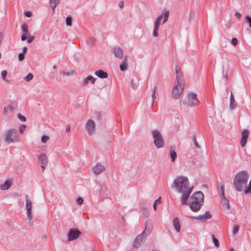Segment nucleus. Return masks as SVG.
I'll return each mask as SVG.
<instances>
[{"label":"nucleus","instance_id":"obj_7","mask_svg":"<svg viewBox=\"0 0 251 251\" xmlns=\"http://www.w3.org/2000/svg\"><path fill=\"white\" fill-rule=\"evenodd\" d=\"M149 233V230L146 228L140 234L138 235L134 239L133 246L136 248H139L141 243L144 242Z\"/></svg>","mask_w":251,"mask_h":251},{"label":"nucleus","instance_id":"obj_25","mask_svg":"<svg viewBox=\"0 0 251 251\" xmlns=\"http://www.w3.org/2000/svg\"><path fill=\"white\" fill-rule=\"evenodd\" d=\"M159 26L160 25L154 24L152 35L155 37H157L158 36V30L159 28Z\"/></svg>","mask_w":251,"mask_h":251},{"label":"nucleus","instance_id":"obj_60","mask_svg":"<svg viewBox=\"0 0 251 251\" xmlns=\"http://www.w3.org/2000/svg\"><path fill=\"white\" fill-rule=\"evenodd\" d=\"M57 68V66L56 65H54L53 66V69H55Z\"/></svg>","mask_w":251,"mask_h":251},{"label":"nucleus","instance_id":"obj_27","mask_svg":"<svg viewBox=\"0 0 251 251\" xmlns=\"http://www.w3.org/2000/svg\"><path fill=\"white\" fill-rule=\"evenodd\" d=\"M162 14H163V17H164L163 24H164L168 20V18H169V10H164V11H163V12Z\"/></svg>","mask_w":251,"mask_h":251},{"label":"nucleus","instance_id":"obj_39","mask_svg":"<svg viewBox=\"0 0 251 251\" xmlns=\"http://www.w3.org/2000/svg\"><path fill=\"white\" fill-rule=\"evenodd\" d=\"M35 39V37L34 36L28 35V38L27 40V42L28 43H31Z\"/></svg>","mask_w":251,"mask_h":251},{"label":"nucleus","instance_id":"obj_15","mask_svg":"<svg viewBox=\"0 0 251 251\" xmlns=\"http://www.w3.org/2000/svg\"><path fill=\"white\" fill-rule=\"evenodd\" d=\"M249 135V131L248 129H244L242 131V137L240 140V144L242 147H245Z\"/></svg>","mask_w":251,"mask_h":251},{"label":"nucleus","instance_id":"obj_14","mask_svg":"<svg viewBox=\"0 0 251 251\" xmlns=\"http://www.w3.org/2000/svg\"><path fill=\"white\" fill-rule=\"evenodd\" d=\"M191 219H196L200 221H205L207 219L211 218L212 216L211 215L209 211H206L204 214L200 215L198 216H189Z\"/></svg>","mask_w":251,"mask_h":251},{"label":"nucleus","instance_id":"obj_23","mask_svg":"<svg viewBox=\"0 0 251 251\" xmlns=\"http://www.w3.org/2000/svg\"><path fill=\"white\" fill-rule=\"evenodd\" d=\"M120 69L122 71H125L127 69V58H125L122 63L120 65Z\"/></svg>","mask_w":251,"mask_h":251},{"label":"nucleus","instance_id":"obj_10","mask_svg":"<svg viewBox=\"0 0 251 251\" xmlns=\"http://www.w3.org/2000/svg\"><path fill=\"white\" fill-rule=\"evenodd\" d=\"M85 129L89 135H93L96 130L95 122L92 119L88 120L85 125Z\"/></svg>","mask_w":251,"mask_h":251},{"label":"nucleus","instance_id":"obj_42","mask_svg":"<svg viewBox=\"0 0 251 251\" xmlns=\"http://www.w3.org/2000/svg\"><path fill=\"white\" fill-rule=\"evenodd\" d=\"M18 59L20 61H23L25 59V54L24 53H20L18 54Z\"/></svg>","mask_w":251,"mask_h":251},{"label":"nucleus","instance_id":"obj_59","mask_svg":"<svg viewBox=\"0 0 251 251\" xmlns=\"http://www.w3.org/2000/svg\"><path fill=\"white\" fill-rule=\"evenodd\" d=\"M221 191L223 192V191H224V186H222L221 187Z\"/></svg>","mask_w":251,"mask_h":251},{"label":"nucleus","instance_id":"obj_20","mask_svg":"<svg viewBox=\"0 0 251 251\" xmlns=\"http://www.w3.org/2000/svg\"><path fill=\"white\" fill-rule=\"evenodd\" d=\"M95 80V78L93 77L92 75H88L84 79L83 82V85L84 86L87 85L89 81H90L92 84H94Z\"/></svg>","mask_w":251,"mask_h":251},{"label":"nucleus","instance_id":"obj_49","mask_svg":"<svg viewBox=\"0 0 251 251\" xmlns=\"http://www.w3.org/2000/svg\"><path fill=\"white\" fill-rule=\"evenodd\" d=\"M28 34H26L25 33H23L22 37H21V40L22 41H25L27 39V37H28Z\"/></svg>","mask_w":251,"mask_h":251},{"label":"nucleus","instance_id":"obj_16","mask_svg":"<svg viewBox=\"0 0 251 251\" xmlns=\"http://www.w3.org/2000/svg\"><path fill=\"white\" fill-rule=\"evenodd\" d=\"M114 56L119 59H122L123 57V52L122 49L119 46L114 47L113 50Z\"/></svg>","mask_w":251,"mask_h":251},{"label":"nucleus","instance_id":"obj_6","mask_svg":"<svg viewBox=\"0 0 251 251\" xmlns=\"http://www.w3.org/2000/svg\"><path fill=\"white\" fill-rule=\"evenodd\" d=\"M197 99V95L194 93H190L187 95V99L182 101V103L186 106L193 107L197 106L199 103Z\"/></svg>","mask_w":251,"mask_h":251},{"label":"nucleus","instance_id":"obj_3","mask_svg":"<svg viewBox=\"0 0 251 251\" xmlns=\"http://www.w3.org/2000/svg\"><path fill=\"white\" fill-rule=\"evenodd\" d=\"M204 202V195L201 191L194 193L191 197L187 204L191 210L196 212L200 210Z\"/></svg>","mask_w":251,"mask_h":251},{"label":"nucleus","instance_id":"obj_2","mask_svg":"<svg viewBox=\"0 0 251 251\" xmlns=\"http://www.w3.org/2000/svg\"><path fill=\"white\" fill-rule=\"evenodd\" d=\"M249 176L247 172L242 171L237 173L233 180V185L235 189L239 192L245 190L248 182Z\"/></svg>","mask_w":251,"mask_h":251},{"label":"nucleus","instance_id":"obj_53","mask_svg":"<svg viewBox=\"0 0 251 251\" xmlns=\"http://www.w3.org/2000/svg\"><path fill=\"white\" fill-rule=\"evenodd\" d=\"M25 15L27 17H30L32 15V13L30 11H27L25 13Z\"/></svg>","mask_w":251,"mask_h":251},{"label":"nucleus","instance_id":"obj_58","mask_svg":"<svg viewBox=\"0 0 251 251\" xmlns=\"http://www.w3.org/2000/svg\"><path fill=\"white\" fill-rule=\"evenodd\" d=\"M222 195L223 196L224 200L226 199L225 194H224V191L222 192Z\"/></svg>","mask_w":251,"mask_h":251},{"label":"nucleus","instance_id":"obj_36","mask_svg":"<svg viewBox=\"0 0 251 251\" xmlns=\"http://www.w3.org/2000/svg\"><path fill=\"white\" fill-rule=\"evenodd\" d=\"M33 75L31 73H29L25 77V79L27 81H29L33 78Z\"/></svg>","mask_w":251,"mask_h":251},{"label":"nucleus","instance_id":"obj_47","mask_svg":"<svg viewBox=\"0 0 251 251\" xmlns=\"http://www.w3.org/2000/svg\"><path fill=\"white\" fill-rule=\"evenodd\" d=\"M18 117L19 119L22 122H25L26 121V118L20 114H18Z\"/></svg>","mask_w":251,"mask_h":251},{"label":"nucleus","instance_id":"obj_38","mask_svg":"<svg viewBox=\"0 0 251 251\" xmlns=\"http://www.w3.org/2000/svg\"><path fill=\"white\" fill-rule=\"evenodd\" d=\"M239 226H237V225H235L233 226V230H232V233H233V234L235 235L236 233H237L238 231H239Z\"/></svg>","mask_w":251,"mask_h":251},{"label":"nucleus","instance_id":"obj_11","mask_svg":"<svg viewBox=\"0 0 251 251\" xmlns=\"http://www.w3.org/2000/svg\"><path fill=\"white\" fill-rule=\"evenodd\" d=\"M81 232L77 228H71L68 233V240H75L78 238Z\"/></svg>","mask_w":251,"mask_h":251},{"label":"nucleus","instance_id":"obj_1","mask_svg":"<svg viewBox=\"0 0 251 251\" xmlns=\"http://www.w3.org/2000/svg\"><path fill=\"white\" fill-rule=\"evenodd\" d=\"M172 187L175 188L178 192L182 194L180 199L181 203L187 204V200L192 192L188 178L184 176L176 177L173 181Z\"/></svg>","mask_w":251,"mask_h":251},{"label":"nucleus","instance_id":"obj_19","mask_svg":"<svg viewBox=\"0 0 251 251\" xmlns=\"http://www.w3.org/2000/svg\"><path fill=\"white\" fill-rule=\"evenodd\" d=\"M12 185V182L10 180H6L3 184L0 186L2 190H7L10 188Z\"/></svg>","mask_w":251,"mask_h":251},{"label":"nucleus","instance_id":"obj_51","mask_svg":"<svg viewBox=\"0 0 251 251\" xmlns=\"http://www.w3.org/2000/svg\"><path fill=\"white\" fill-rule=\"evenodd\" d=\"M235 16H236V18H237V19H240V18H241V14H240V13L238 12H236L235 13Z\"/></svg>","mask_w":251,"mask_h":251},{"label":"nucleus","instance_id":"obj_56","mask_svg":"<svg viewBox=\"0 0 251 251\" xmlns=\"http://www.w3.org/2000/svg\"><path fill=\"white\" fill-rule=\"evenodd\" d=\"M13 196L15 197H19L20 196V194L17 192L14 193Z\"/></svg>","mask_w":251,"mask_h":251},{"label":"nucleus","instance_id":"obj_29","mask_svg":"<svg viewBox=\"0 0 251 251\" xmlns=\"http://www.w3.org/2000/svg\"><path fill=\"white\" fill-rule=\"evenodd\" d=\"M13 110V107L11 105H9L7 107H5L4 108L3 114L5 115L7 114L8 111H12Z\"/></svg>","mask_w":251,"mask_h":251},{"label":"nucleus","instance_id":"obj_32","mask_svg":"<svg viewBox=\"0 0 251 251\" xmlns=\"http://www.w3.org/2000/svg\"><path fill=\"white\" fill-rule=\"evenodd\" d=\"M245 193L246 194L251 193V179L249 182V185H247V187L245 190Z\"/></svg>","mask_w":251,"mask_h":251},{"label":"nucleus","instance_id":"obj_12","mask_svg":"<svg viewBox=\"0 0 251 251\" xmlns=\"http://www.w3.org/2000/svg\"><path fill=\"white\" fill-rule=\"evenodd\" d=\"M38 161L41 167L43 172L45 170L48 162V159L47 155L42 153L38 157Z\"/></svg>","mask_w":251,"mask_h":251},{"label":"nucleus","instance_id":"obj_5","mask_svg":"<svg viewBox=\"0 0 251 251\" xmlns=\"http://www.w3.org/2000/svg\"><path fill=\"white\" fill-rule=\"evenodd\" d=\"M151 134L153 138V143L157 149L161 148L164 146V141L163 136L158 130H153Z\"/></svg>","mask_w":251,"mask_h":251},{"label":"nucleus","instance_id":"obj_54","mask_svg":"<svg viewBox=\"0 0 251 251\" xmlns=\"http://www.w3.org/2000/svg\"><path fill=\"white\" fill-rule=\"evenodd\" d=\"M118 5L120 8H122L124 6V2L123 1H120Z\"/></svg>","mask_w":251,"mask_h":251},{"label":"nucleus","instance_id":"obj_45","mask_svg":"<svg viewBox=\"0 0 251 251\" xmlns=\"http://www.w3.org/2000/svg\"><path fill=\"white\" fill-rule=\"evenodd\" d=\"M231 44L234 46H235L237 45V43H238V40L237 38H233L232 39H231Z\"/></svg>","mask_w":251,"mask_h":251},{"label":"nucleus","instance_id":"obj_21","mask_svg":"<svg viewBox=\"0 0 251 251\" xmlns=\"http://www.w3.org/2000/svg\"><path fill=\"white\" fill-rule=\"evenodd\" d=\"M230 105L229 107L231 109H234L237 106L236 101L234 98L232 92H231V95L230 97Z\"/></svg>","mask_w":251,"mask_h":251},{"label":"nucleus","instance_id":"obj_48","mask_svg":"<svg viewBox=\"0 0 251 251\" xmlns=\"http://www.w3.org/2000/svg\"><path fill=\"white\" fill-rule=\"evenodd\" d=\"M83 202V200L82 198H78L77 199V203L78 204V205H81V204H82Z\"/></svg>","mask_w":251,"mask_h":251},{"label":"nucleus","instance_id":"obj_52","mask_svg":"<svg viewBox=\"0 0 251 251\" xmlns=\"http://www.w3.org/2000/svg\"><path fill=\"white\" fill-rule=\"evenodd\" d=\"M95 42V40L94 38H91L89 39L88 43L91 45H93Z\"/></svg>","mask_w":251,"mask_h":251},{"label":"nucleus","instance_id":"obj_62","mask_svg":"<svg viewBox=\"0 0 251 251\" xmlns=\"http://www.w3.org/2000/svg\"><path fill=\"white\" fill-rule=\"evenodd\" d=\"M66 75H70V74L69 73H68Z\"/></svg>","mask_w":251,"mask_h":251},{"label":"nucleus","instance_id":"obj_40","mask_svg":"<svg viewBox=\"0 0 251 251\" xmlns=\"http://www.w3.org/2000/svg\"><path fill=\"white\" fill-rule=\"evenodd\" d=\"M192 139H193V142H194V144H195V145L196 147L197 148H199V149H200V146L199 144H198V142H197V139H196V136H194L193 137V138H192Z\"/></svg>","mask_w":251,"mask_h":251},{"label":"nucleus","instance_id":"obj_44","mask_svg":"<svg viewBox=\"0 0 251 251\" xmlns=\"http://www.w3.org/2000/svg\"><path fill=\"white\" fill-rule=\"evenodd\" d=\"M49 139V136L46 135H43L41 138V141L43 143H46L48 140Z\"/></svg>","mask_w":251,"mask_h":251},{"label":"nucleus","instance_id":"obj_31","mask_svg":"<svg viewBox=\"0 0 251 251\" xmlns=\"http://www.w3.org/2000/svg\"><path fill=\"white\" fill-rule=\"evenodd\" d=\"M212 239L213 241V243L214 244L215 246L218 248L220 246L219 241L215 237L214 234L212 235Z\"/></svg>","mask_w":251,"mask_h":251},{"label":"nucleus","instance_id":"obj_41","mask_svg":"<svg viewBox=\"0 0 251 251\" xmlns=\"http://www.w3.org/2000/svg\"><path fill=\"white\" fill-rule=\"evenodd\" d=\"M26 128V126L25 125H22L19 127V131L21 134H23L24 131L25 130Z\"/></svg>","mask_w":251,"mask_h":251},{"label":"nucleus","instance_id":"obj_50","mask_svg":"<svg viewBox=\"0 0 251 251\" xmlns=\"http://www.w3.org/2000/svg\"><path fill=\"white\" fill-rule=\"evenodd\" d=\"M225 204L226 205V208L227 209H229L230 208L229 201L226 199H225Z\"/></svg>","mask_w":251,"mask_h":251},{"label":"nucleus","instance_id":"obj_22","mask_svg":"<svg viewBox=\"0 0 251 251\" xmlns=\"http://www.w3.org/2000/svg\"><path fill=\"white\" fill-rule=\"evenodd\" d=\"M173 225L176 231L179 232L180 230V226L179 220L177 218H175L173 220Z\"/></svg>","mask_w":251,"mask_h":251},{"label":"nucleus","instance_id":"obj_9","mask_svg":"<svg viewBox=\"0 0 251 251\" xmlns=\"http://www.w3.org/2000/svg\"><path fill=\"white\" fill-rule=\"evenodd\" d=\"M175 71L176 74V83L179 85H185V82L183 78V75L182 72L181 71L180 68L178 65H176L175 67Z\"/></svg>","mask_w":251,"mask_h":251},{"label":"nucleus","instance_id":"obj_8","mask_svg":"<svg viewBox=\"0 0 251 251\" xmlns=\"http://www.w3.org/2000/svg\"><path fill=\"white\" fill-rule=\"evenodd\" d=\"M184 85L175 83L172 90V97L175 99H178L183 93Z\"/></svg>","mask_w":251,"mask_h":251},{"label":"nucleus","instance_id":"obj_13","mask_svg":"<svg viewBox=\"0 0 251 251\" xmlns=\"http://www.w3.org/2000/svg\"><path fill=\"white\" fill-rule=\"evenodd\" d=\"M25 207L27 211V215L28 218L30 220L32 218L31 214L32 202L29 200L27 195H26L25 196Z\"/></svg>","mask_w":251,"mask_h":251},{"label":"nucleus","instance_id":"obj_26","mask_svg":"<svg viewBox=\"0 0 251 251\" xmlns=\"http://www.w3.org/2000/svg\"><path fill=\"white\" fill-rule=\"evenodd\" d=\"M170 155L171 158V161L172 162H174L177 157L176 152L174 150H170Z\"/></svg>","mask_w":251,"mask_h":251},{"label":"nucleus","instance_id":"obj_34","mask_svg":"<svg viewBox=\"0 0 251 251\" xmlns=\"http://www.w3.org/2000/svg\"><path fill=\"white\" fill-rule=\"evenodd\" d=\"M160 203H161V197H159L157 200H156L153 203V208L155 211L156 210L157 208L156 205Z\"/></svg>","mask_w":251,"mask_h":251},{"label":"nucleus","instance_id":"obj_43","mask_svg":"<svg viewBox=\"0 0 251 251\" xmlns=\"http://www.w3.org/2000/svg\"><path fill=\"white\" fill-rule=\"evenodd\" d=\"M7 74V72L5 70H4L1 72V76H2L3 80H6V76Z\"/></svg>","mask_w":251,"mask_h":251},{"label":"nucleus","instance_id":"obj_61","mask_svg":"<svg viewBox=\"0 0 251 251\" xmlns=\"http://www.w3.org/2000/svg\"><path fill=\"white\" fill-rule=\"evenodd\" d=\"M230 251H234V249L233 248H231L230 249Z\"/></svg>","mask_w":251,"mask_h":251},{"label":"nucleus","instance_id":"obj_17","mask_svg":"<svg viewBox=\"0 0 251 251\" xmlns=\"http://www.w3.org/2000/svg\"><path fill=\"white\" fill-rule=\"evenodd\" d=\"M94 173L96 175L105 170V167L100 163H98L93 168Z\"/></svg>","mask_w":251,"mask_h":251},{"label":"nucleus","instance_id":"obj_57","mask_svg":"<svg viewBox=\"0 0 251 251\" xmlns=\"http://www.w3.org/2000/svg\"><path fill=\"white\" fill-rule=\"evenodd\" d=\"M70 129H71V128H70V125H68L66 128V132H69L70 131Z\"/></svg>","mask_w":251,"mask_h":251},{"label":"nucleus","instance_id":"obj_28","mask_svg":"<svg viewBox=\"0 0 251 251\" xmlns=\"http://www.w3.org/2000/svg\"><path fill=\"white\" fill-rule=\"evenodd\" d=\"M21 27H22V31L23 32V33H25L26 34L28 35L29 31H28V29L27 25L26 24H23L22 25Z\"/></svg>","mask_w":251,"mask_h":251},{"label":"nucleus","instance_id":"obj_46","mask_svg":"<svg viewBox=\"0 0 251 251\" xmlns=\"http://www.w3.org/2000/svg\"><path fill=\"white\" fill-rule=\"evenodd\" d=\"M245 20L247 23H249V26L251 27V17L249 16H246L245 17Z\"/></svg>","mask_w":251,"mask_h":251},{"label":"nucleus","instance_id":"obj_55","mask_svg":"<svg viewBox=\"0 0 251 251\" xmlns=\"http://www.w3.org/2000/svg\"><path fill=\"white\" fill-rule=\"evenodd\" d=\"M27 48L26 47H25L23 48V52L22 53H24V54H25L27 52Z\"/></svg>","mask_w":251,"mask_h":251},{"label":"nucleus","instance_id":"obj_33","mask_svg":"<svg viewBox=\"0 0 251 251\" xmlns=\"http://www.w3.org/2000/svg\"><path fill=\"white\" fill-rule=\"evenodd\" d=\"M72 17L71 16H68L66 18V24L68 26H71L72 25Z\"/></svg>","mask_w":251,"mask_h":251},{"label":"nucleus","instance_id":"obj_24","mask_svg":"<svg viewBox=\"0 0 251 251\" xmlns=\"http://www.w3.org/2000/svg\"><path fill=\"white\" fill-rule=\"evenodd\" d=\"M59 2L60 0H50V4L52 9L53 13L54 12L55 9Z\"/></svg>","mask_w":251,"mask_h":251},{"label":"nucleus","instance_id":"obj_35","mask_svg":"<svg viewBox=\"0 0 251 251\" xmlns=\"http://www.w3.org/2000/svg\"><path fill=\"white\" fill-rule=\"evenodd\" d=\"M130 85L131 87L134 90L136 89L138 87V84L136 82H135L133 79H131L130 82Z\"/></svg>","mask_w":251,"mask_h":251},{"label":"nucleus","instance_id":"obj_37","mask_svg":"<svg viewBox=\"0 0 251 251\" xmlns=\"http://www.w3.org/2000/svg\"><path fill=\"white\" fill-rule=\"evenodd\" d=\"M157 89V87L156 86H155L154 87V91H153V94H152V105L153 104L154 102V100L156 97V95H155V91Z\"/></svg>","mask_w":251,"mask_h":251},{"label":"nucleus","instance_id":"obj_30","mask_svg":"<svg viewBox=\"0 0 251 251\" xmlns=\"http://www.w3.org/2000/svg\"><path fill=\"white\" fill-rule=\"evenodd\" d=\"M163 14H161V15H159L155 19L154 24H156L158 25H160V22L163 18Z\"/></svg>","mask_w":251,"mask_h":251},{"label":"nucleus","instance_id":"obj_18","mask_svg":"<svg viewBox=\"0 0 251 251\" xmlns=\"http://www.w3.org/2000/svg\"><path fill=\"white\" fill-rule=\"evenodd\" d=\"M95 75L100 78H106L108 77V74L101 70H99L95 72Z\"/></svg>","mask_w":251,"mask_h":251},{"label":"nucleus","instance_id":"obj_4","mask_svg":"<svg viewBox=\"0 0 251 251\" xmlns=\"http://www.w3.org/2000/svg\"><path fill=\"white\" fill-rule=\"evenodd\" d=\"M4 141L7 144L15 143L21 141L20 136L16 129L11 128L6 130L3 134Z\"/></svg>","mask_w":251,"mask_h":251}]
</instances>
